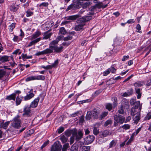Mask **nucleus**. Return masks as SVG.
<instances>
[{"label": "nucleus", "instance_id": "obj_1", "mask_svg": "<svg viewBox=\"0 0 151 151\" xmlns=\"http://www.w3.org/2000/svg\"><path fill=\"white\" fill-rule=\"evenodd\" d=\"M92 19V17L91 16H87L79 18L77 21V23L80 24L76 25L75 29L77 31H79L82 29L83 26L85 25V22H88Z\"/></svg>", "mask_w": 151, "mask_h": 151}, {"label": "nucleus", "instance_id": "obj_2", "mask_svg": "<svg viewBox=\"0 0 151 151\" xmlns=\"http://www.w3.org/2000/svg\"><path fill=\"white\" fill-rule=\"evenodd\" d=\"M58 44L53 43V42H51L49 45V48L48 50H50L49 54L52 53L53 50L57 53H60L63 50V46L58 47L56 45Z\"/></svg>", "mask_w": 151, "mask_h": 151}, {"label": "nucleus", "instance_id": "obj_3", "mask_svg": "<svg viewBox=\"0 0 151 151\" xmlns=\"http://www.w3.org/2000/svg\"><path fill=\"white\" fill-rule=\"evenodd\" d=\"M21 120L20 119V116L17 115L13 119L11 126L15 129H19L21 127Z\"/></svg>", "mask_w": 151, "mask_h": 151}, {"label": "nucleus", "instance_id": "obj_4", "mask_svg": "<svg viewBox=\"0 0 151 151\" xmlns=\"http://www.w3.org/2000/svg\"><path fill=\"white\" fill-rule=\"evenodd\" d=\"M114 125L115 127L118 125L119 123L120 124H122L125 120V118L124 116L119 114L115 115L114 116Z\"/></svg>", "mask_w": 151, "mask_h": 151}, {"label": "nucleus", "instance_id": "obj_5", "mask_svg": "<svg viewBox=\"0 0 151 151\" xmlns=\"http://www.w3.org/2000/svg\"><path fill=\"white\" fill-rule=\"evenodd\" d=\"M45 79V77L44 76L42 75H38L28 77L26 78L25 81H29L34 80H44Z\"/></svg>", "mask_w": 151, "mask_h": 151}, {"label": "nucleus", "instance_id": "obj_6", "mask_svg": "<svg viewBox=\"0 0 151 151\" xmlns=\"http://www.w3.org/2000/svg\"><path fill=\"white\" fill-rule=\"evenodd\" d=\"M30 107L29 106H26L24 109V113L23 116H30L32 115V113L30 109Z\"/></svg>", "mask_w": 151, "mask_h": 151}, {"label": "nucleus", "instance_id": "obj_7", "mask_svg": "<svg viewBox=\"0 0 151 151\" xmlns=\"http://www.w3.org/2000/svg\"><path fill=\"white\" fill-rule=\"evenodd\" d=\"M61 146L56 143L52 145L50 151H60Z\"/></svg>", "mask_w": 151, "mask_h": 151}, {"label": "nucleus", "instance_id": "obj_8", "mask_svg": "<svg viewBox=\"0 0 151 151\" xmlns=\"http://www.w3.org/2000/svg\"><path fill=\"white\" fill-rule=\"evenodd\" d=\"M95 137L93 135H89L85 138L86 144H89L91 143L94 140Z\"/></svg>", "mask_w": 151, "mask_h": 151}, {"label": "nucleus", "instance_id": "obj_9", "mask_svg": "<svg viewBox=\"0 0 151 151\" xmlns=\"http://www.w3.org/2000/svg\"><path fill=\"white\" fill-rule=\"evenodd\" d=\"M34 96V94L33 93V89H31L29 92V94L24 97V100L26 101L30 100Z\"/></svg>", "mask_w": 151, "mask_h": 151}, {"label": "nucleus", "instance_id": "obj_10", "mask_svg": "<svg viewBox=\"0 0 151 151\" xmlns=\"http://www.w3.org/2000/svg\"><path fill=\"white\" fill-rule=\"evenodd\" d=\"M19 5H16V3H13L9 7L10 10L12 12H16L19 8Z\"/></svg>", "mask_w": 151, "mask_h": 151}, {"label": "nucleus", "instance_id": "obj_11", "mask_svg": "<svg viewBox=\"0 0 151 151\" xmlns=\"http://www.w3.org/2000/svg\"><path fill=\"white\" fill-rule=\"evenodd\" d=\"M58 63V59H57L55 61L54 63H52V65H47V70L51 69L53 68H57Z\"/></svg>", "mask_w": 151, "mask_h": 151}, {"label": "nucleus", "instance_id": "obj_12", "mask_svg": "<svg viewBox=\"0 0 151 151\" xmlns=\"http://www.w3.org/2000/svg\"><path fill=\"white\" fill-rule=\"evenodd\" d=\"M39 100L40 98L39 97H38L37 98L35 99L33 101L31 102L30 105V107L33 108L36 107L37 106Z\"/></svg>", "mask_w": 151, "mask_h": 151}, {"label": "nucleus", "instance_id": "obj_13", "mask_svg": "<svg viewBox=\"0 0 151 151\" xmlns=\"http://www.w3.org/2000/svg\"><path fill=\"white\" fill-rule=\"evenodd\" d=\"M91 111L92 113V117L95 119L98 118V115L99 114V112L98 109L95 108Z\"/></svg>", "mask_w": 151, "mask_h": 151}, {"label": "nucleus", "instance_id": "obj_14", "mask_svg": "<svg viewBox=\"0 0 151 151\" xmlns=\"http://www.w3.org/2000/svg\"><path fill=\"white\" fill-rule=\"evenodd\" d=\"M132 116H133V119L134 121V123L137 124L140 119V113H137V114Z\"/></svg>", "mask_w": 151, "mask_h": 151}, {"label": "nucleus", "instance_id": "obj_15", "mask_svg": "<svg viewBox=\"0 0 151 151\" xmlns=\"http://www.w3.org/2000/svg\"><path fill=\"white\" fill-rule=\"evenodd\" d=\"M10 123V121H8L5 123H4L3 122H0V128H3L4 129H7Z\"/></svg>", "mask_w": 151, "mask_h": 151}, {"label": "nucleus", "instance_id": "obj_16", "mask_svg": "<svg viewBox=\"0 0 151 151\" xmlns=\"http://www.w3.org/2000/svg\"><path fill=\"white\" fill-rule=\"evenodd\" d=\"M80 17L79 14L75 15L65 17V19L67 20H74Z\"/></svg>", "mask_w": 151, "mask_h": 151}, {"label": "nucleus", "instance_id": "obj_17", "mask_svg": "<svg viewBox=\"0 0 151 151\" xmlns=\"http://www.w3.org/2000/svg\"><path fill=\"white\" fill-rule=\"evenodd\" d=\"M141 110L140 108H139V109H137L134 107H132L131 108V114L132 116L135 115V114H137V113H140Z\"/></svg>", "mask_w": 151, "mask_h": 151}, {"label": "nucleus", "instance_id": "obj_18", "mask_svg": "<svg viewBox=\"0 0 151 151\" xmlns=\"http://www.w3.org/2000/svg\"><path fill=\"white\" fill-rule=\"evenodd\" d=\"M50 51L49 50H48V49L47 48L43 51L37 52L35 54V55L38 56L41 55L49 54Z\"/></svg>", "mask_w": 151, "mask_h": 151}, {"label": "nucleus", "instance_id": "obj_19", "mask_svg": "<svg viewBox=\"0 0 151 151\" xmlns=\"http://www.w3.org/2000/svg\"><path fill=\"white\" fill-rule=\"evenodd\" d=\"M109 134V132L107 130H105L100 132L99 135L100 137H106Z\"/></svg>", "mask_w": 151, "mask_h": 151}, {"label": "nucleus", "instance_id": "obj_20", "mask_svg": "<svg viewBox=\"0 0 151 151\" xmlns=\"http://www.w3.org/2000/svg\"><path fill=\"white\" fill-rule=\"evenodd\" d=\"M16 94L13 93L9 96H7L5 98L6 99L8 100H15L16 98Z\"/></svg>", "mask_w": 151, "mask_h": 151}, {"label": "nucleus", "instance_id": "obj_21", "mask_svg": "<svg viewBox=\"0 0 151 151\" xmlns=\"http://www.w3.org/2000/svg\"><path fill=\"white\" fill-rule=\"evenodd\" d=\"M83 134V133L81 131H79L76 135L75 139L76 140L78 141L80 139L82 138Z\"/></svg>", "mask_w": 151, "mask_h": 151}, {"label": "nucleus", "instance_id": "obj_22", "mask_svg": "<svg viewBox=\"0 0 151 151\" xmlns=\"http://www.w3.org/2000/svg\"><path fill=\"white\" fill-rule=\"evenodd\" d=\"M52 34V33H49L48 31L45 32L43 35V40L47 39L50 38Z\"/></svg>", "mask_w": 151, "mask_h": 151}, {"label": "nucleus", "instance_id": "obj_23", "mask_svg": "<svg viewBox=\"0 0 151 151\" xmlns=\"http://www.w3.org/2000/svg\"><path fill=\"white\" fill-rule=\"evenodd\" d=\"M41 40L40 37L34 40L31 42L28 45V47H30L33 45L35 44L36 43L40 41Z\"/></svg>", "mask_w": 151, "mask_h": 151}, {"label": "nucleus", "instance_id": "obj_24", "mask_svg": "<svg viewBox=\"0 0 151 151\" xmlns=\"http://www.w3.org/2000/svg\"><path fill=\"white\" fill-rule=\"evenodd\" d=\"M41 33L40 31H37L32 35L31 40H33L39 37L41 35Z\"/></svg>", "mask_w": 151, "mask_h": 151}, {"label": "nucleus", "instance_id": "obj_25", "mask_svg": "<svg viewBox=\"0 0 151 151\" xmlns=\"http://www.w3.org/2000/svg\"><path fill=\"white\" fill-rule=\"evenodd\" d=\"M124 109H128L129 108V104L127 101L124 102L123 101L122 102V105H121Z\"/></svg>", "mask_w": 151, "mask_h": 151}, {"label": "nucleus", "instance_id": "obj_26", "mask_svg": "<svg viewBox=\"0 0 151 151\" xmlns=\"http://www.w3.org/2000/svg\"><path fill=\"white\" fill-rule=\"evenodd\" d=\"M145 84V82L143 81H139L135 82L134 84V85L135 87H140L142 86Z\"/></svg>", "mask_w": 151, "mask_h": 151}, {"label": "nucleus", "instance_id": "obj_27", "mask_svg": "<svg viewBox=\"0 0 151 151\" xmlns=\"http://www.w3.org/2000/svg\"><path fill=\"white\" fill-rule=\"evenodd\" d=\"M63 37V36L61 35H60L58 36L57 38L55 40L52 41L51 42H53V43L55 44H58L59 42L62 39Z\"/></svg>", "mask_w": 151, "mask_h": 151}, {"label": "nucleus", "instance_id": "obj_28", "mask_svg": "<svg viewBox=\"0 0 151 151\" xmlns=\"http://www.w3.org/2000/svg\"><path fill=\"white\" fill-rule=\"evenodd\" d=\"M23 97L22 96H18L16 98V104L17 105H18L20 104Z\"/></svg>", "mask_w": 151, "mask_h": 151}, {"label": "nucleus", "instance_id": "obj_29", "mask_svg": "<svg viewBox=\"0 0 151 151\" xmlns=\"http://www.w3.org/2000/svg\"><path fill=\"white\" fill-rule=\"evenodd\" d=\"M96 7L98 8H105L107 6V4H106L105 5H104L102 2L99 3L96 5Z\"/></svg>", "mask_w": 151, "mask_h": 151}, {"label": "nucleus", "instance_id": "obj_30", "mask_svg": "<svg viewBox=\"0 0 151 151\" xmlns=\"http://www.w3.org/2000/svg\"><path fill=\"white\" fill-rule=\"evenodd\" d=\"M135 92L137 94V98L138 99H139L141 97L142 93L140 91V88H135Z\"/></svg>", "mask_w": 151, "mask_h": 151}, {"label": "nucleus", "instance_id": "obj_31", "mask_svg": "<svg viewBox=\"0 0 151 151\" xmlns=\"http://www.w3.org/2000/svg\"><path fill=\"white\" fill-rule=\"evenodd\" d=\"M8 61V57L6 56H4L0 57V61L1 62H5Z\"/></svg>", "mask_w": 151, "mask_h": 151}, {"label": "nucleus", "instance_id": "obj_32", "mask_svg": "<svg viewBox=\"0 0 151 151\" xmlns=\"http://www.w3.org/2000/svg\"><path fill=\"white\" fill-rule=\"evenodd\" d=\"M21 56L24 60H25V59H31L32 58V55L27 56V54H24L22 53V54Z\"/></svg>", "mask_w": 151, "mask_h": 151}, {"label": "nucleus", "instance_id": "obj_33", "mask_svg": "<svg viewBox=\"0 0 151 151\" xmlns=\"http://www.w3.org/2000/svg\"><path fill=\"white\" fill-rule=\"evenodd\" d=\"M53 24V22L50 21V22H47L45 25H43V26H45L47 28H48L51 27Z\"/></svg>", "mask_w": 151, "mask_h": 151}, {"label": "nucleus", "instance_id": "obj_34", "mask_svg": "<svg viewBox=\"0 0 151 151\" xmlns=\"http://www.w3.org/2000/svg\"><path fill=\"white\" fill-rule=\"evenodd\" d=\"M66 31L64 27H62L60 29L59 34L64 35L66 34Z\"/></svg>", "mask_w": 151, "mask_h": 151}, {"label": "nucleus", "instance_id": "obj_35", "mask_svg": "<svg viewBox=\"0 0 151 151\" xmlns=\"http://www.w3.org/2000/svg\"><path fill=\"white\" fill-rule=\"evenodd\" d=\"M108 112L106 111H104L103 112L100 116L99 117V119L100 120H101L103 119L108 114Z\"/></svg>", "mask_w": 151, "mask_h": 151}, {"label": "nucleus", "instance_id": "obj_36", "mask_svg": "<svg viewBox=\"0 0 151 151\" xmlns=\"http://www.w3.org/2000/svg\"><path fill=\"white\" fill-rule=\"evenodd\" d=\"M92 117V116L91 111H88L86 116V119L88 120H90L91 119Z\"/></svg>", "mask_w": 151, "mask_h": 151}, {"label": "nucleus", "instance_id": "obj_37", "mask_svg": "<svg viewBox=\"0 0 151 151\" xmlns=\"http://www.w3.org/2000/svg\"><path fill=\"white\" fill-rule=\"evenodd\" d=\"M60 139L62 142V143H64L67 142L68 138L64 135H63L60 137Z\"/></svg>", "mask_w": 151, "mask_h": 151}, {"label": "nucleus", "instance_id": "obj_38", "mask_svg": "<svg viewBox=\"0 0 151 151\" xmlns=\"http://www.w3.org/2000/svg\"><path fill=\"white\" fill-rule=\"evenodd\" d=\"M6 72L4 70L0 69V80H1L6 74Z\"/></svg>", "mask_w": 151, "mask_h": 151}, {"label": "nucleus", "instance_id": "obj_39", "mask_svg": "<svg viewBox=\"0 0 151 151\" xmlns=\"http://www.w3.org/2000/svg\"><path fill=\"white\" fill-rule=\"evenodd\" d=\"M91 4V3L90 1H87L84 4L83 3V4L82 6L83 8H86L88 7Z\"/></svg>", "mask_w": 151, "mask_h": 151}, {"label": "nucleus", "instance_id": "obj_40", "mask_svg": "<svg viewBox=\"0 0 151 151\" xmlns=\"http://www.w3.org/2000/svg\"><path fill=\"white\" fill-rule=\"evenodd\" d=\"M69 147V144L67 143L63 145L62 149V151H67V150Z\"/></svg>", "mask_w": 151, "mask_h": 151}, {"label": "nucleus", "instance_id": "obj_41", "mask_svg": "<svg viewBox=\"0 0 151 151\" xmlns=\"http://www.w3.org/2000/svg\"><path fill=\"white\" fill-rule=\"evenodd\" d=\"M78 145L74 144L72 146L71 150L72 151H78Z\"/></svg>", "mask_w": 151, "mask_h": 151}, {"label": "nucleus", "instance_id": "obj_42", "mask_svg": "<svg viewBox=\"0 0 151 151\" xmlns=\"http://www.w3.org/2000/svg\"><path fill=\"white\" fill-rule=\"evenodd\" d=\"M124 108L122 106L119 108V110H118V113L122 114H123L124 113Z\"/></svg>", "mask_w": 151, "mask_h": 151}, {"label": "nucleus", "instance_id": "obj_43", "mask_svg": "<svg viewBox=\"0 0 151 151\" xmlns=\"http://www.w3.org/2000/svg\"><path fill=\"white\" fill-rule=\"evenodd\" d=\"M106 107L107 109L110 111L112 109V106L111 104L108 103L106 105Z\"/></svg>", "mask_w": 151, "mask_h": 151}, {"label": "nucleus", "instance_id": "obj_44", "mask_svg": "<svg viewBox=\"0 0 151 151\" xmlns=\"http://www.w3.org/2000/svg\"><path fill=\"white\" fill-rule=\"evenodd\" d=\"M140 105V102L139 101H136V102L134 103V104L133 105H134L132 107H134V108H135L137 109H138V108L139 106Z\"/></svg>", "mask_w": 151, "mask_h": 151}, {"label": "nucleus", "instance_id": "obj_45", "mask_svg": "<svg viewBox=\"0 0 151 151\" xmlns=\"http://www.w3.org/2000/svg\"><path fill=\"white\" fill-rule=\"evenodd\" d=\"M112 122V120L111 119H109L107 120L104 124V126L106 127L109 124H111Z\"/></svg>", "mask_w": 151, "mask_h": 151}, {"label": "nucleus", "instance_id": "obj_46", "mask_svg": "<svg viewBox=\"0 0 151 151\" xmlns=\"http://www.w3.org/2000/svg\"><path fill=\"white\" fill-rule=\"evenodd\" d=\"M73 38L72 36H68L67 37H65L63 38V40L64 41H67L69 40H71Z\"/></svg>", "mask_w": 151, "mask_h": 151}, {"label": "nucleus", "instance_id": "obj_47", "mask_svg": "<svg viewBox=\"0 0 151 151\" xmlns=\"http://www.w3.org/2000/svg\"><path fill=\"white\" fill-rule=\"evenodd\" d=\"M90 147L89 146H83L82 148V151H90Z\"/></svg>", "mask_w": 151, "mask_h": 151}, {"label": "nucleus", "instance_id": "obj_48", "mask_svg": "<svg viewBox=\"0 0 151 151\" xmlns=\"http://www.w3.org/2000/svg\"><path fill=\"white\" fill-rule=\"evenodd\" d=\"M110 72L112 73H114L116 72V69L114 68V66H112L110 68H109Z\"/></svg>", "mask_w": 151, "mask_h": 151}, {"label": "nucleus", "instance_id": "obj_49", "mask_svg": "<svg viewBox=\"0 0 151 151\" xmlns=\"http://www.w3.org/2000/svg\"><path fill=\"white\" fill-rule=\"evenodd\" d=\"M15 24L14 23H12L9 26V31L10 32H12L14 29L15 27Z\"/></svg>", "mask_w": 151, "mask_h": 151}, {"label": "nucleus", "instance_id": "obj_50", "mask_svg": "<svg viewBox=\"0 0 151 151\" xmlns=\"http://www.w3.org/2000/svg\"><path fill=\"white\" fill-rule=\"evenodd\" d=\"M48 3L47 2H44L41 3L39 5V6L40 7H47L48 6Z\"/></svg>", "mask_w": 151, "mask_h": 151}, {"label": "nucleus", "instance_id": "obj_51", "mask_svg": "<svg viewBox=\"0 0 151 151\" xmlns=\"http://www.w3.org/2000/svg\"><path fill=\"white\" fill-rule=\"evenodd\" d=\"M121 127H122L125 130H126L127 129H129L130 125L128 124H124V125L122 126Z\"/></svg>", "mask_w": 151, "mask_h": 151}, {"label": "nucleus", "instance_id": "obj_52", "mask_svg": "<svg viewBox=\"0 0 151 151\" xmlns=\"http://www.w3.org/2000/svg\"><path fill=\"white\" fill-rule=\"evenodd\" d=\"M93 132V134L96 135H97L99 132V130L95 127H94Z\"/></svg>", "mask_w": 151, "mask_h": 151}, {"label": "nucleus", "instance_id": "obj_53", "mask_svg": "<svg viewBox=\"0 0 151 151\" xmlns=\"http://www.w3.org/2000/svg\"><path fill=\"white\" fill-rule=\"evenodd\" d=\"M64 128L63 127H61L57 129V131L58 133L60 134L62 133L64 131Z\"/></svg>", "mask_w": 151, "mask_h": 151}, {"label": "nucleus", "instance_id": "obj_54", "mask_svg": "<svg viewBox=\"0 0 151 151\" xmlns=\"http://www.w3.org/2000/svg\"><path fill=\"white\" fill-rule=\"evenodd\" d=\"M116 142L114 140H113L109 144V148H111L113 147L114 145H116Z\"/></svg>", "mask_w": 151, "mask_h": 151}, {"label": "nucleus", "instance_id": "obj_55", "mask_svg": "<svg viewBox=\"0 0 151 151\" xmlns=\"http://www.w3.org/2000/svg\"><path fill=\"white\" fill-rule=\"evenodd\" d=\"M146 120H149L151 119V113H149L147 114L146 116L145 117Z\"/></svg>", "mask_w": 151, "mask_h": 151}, {"label": "nucleus", "instance_id": "obj_56", "mask_svg": "<svg viewBox=\"0 0 151 151\" xmlns=\"http://www.w3.org/2000/svg\"><path fill=\"white\" fill-rule=\"evenodd\" d=\"M26 13V16L27 17H29L33 14V13L31 12L29 10H28L27 11Z\"/></svg>", "mask_w": 151, "mask_h": 151}, {"label": "nucleus", "instance_id": "obj_57", "mask_svg": "<svg viewBox=\"0 0 151 151\" xmlns=\"http://www.w3.org/2000/svg\"><path fill=\"white\" fill-rule=\"evenodd\" d=\"M65 42H63V43H62V45L64 46L67 47V46H69V45H70V44L71 43V42L70 41H68V42L65 41Z\"/></svg>", "mask_w": 151, "mask_h": 151}, {"label": "nucleus", "instance_id": "obj_58", "mask_svg": "<svg viewBox=\"0 0 151 151\" xmlns=\"http://www.w3.org/2000/svg\"><path fill=\"white\" fill-rule=\"evenodd\" d=\"M64 134L65 135L68 137L70 136L71 134L70 132L68 130L65 131L64 132Z\"/></svg>", "mask_w": 151, "mask_h": 151}, {"label": "nucleus", "instance_id": "obj_59", "mask_svg": "<svg viewBox=\"0 0 151 151\" xmlns=\"http://www.w3.org/2000/svg\"><path fill=\"white\" fill-rule=\"evenodd\" d=\"M84 115H82L80 118L79 122L80 123H82L84 121Z\"/></svg>", "mask_w": 151, "mask_h": 151}, {"label": "nucleus", "instance_id": "obj_60", "mask_svg": "<svg viewBox=\"0 0 151 151\" xmlns=\"http://www.w3.org/2000/svg\"><path fill=\"white\" fill-rule=\"evenodd\" d=\"M49 142V140L45 142L41 146V148L42 149L44 147L46 146L48 144Z\"/></svg>", "mask_w": 151, "mask_h": 151}, {"label": "nucleus", "instance_id": "obj_61", "mask_svg": "<svg viewBox=\"0 0 151 151\" xmlns=\"http://www.w3.org/2000/svg\"><path fill=\"white\" fill-rule=\"evenodd\" d=\"M135 22V20L134 19H130L128 20L126 23L132 24Z\"/></svg>", "mask_w": 151, "mask_h": 151}, {"label": "nucleus", "instance_id": "obj_62", "mask_svg": "<svg viewBox=\"0 0 151 151\" xmlns=\"http://www.w3.org/2000/svg\"><path fill=\"white\" fill-rule=\"evenodd\" d=\"M20 49H17L15 50V51H14L13 53V54H15L17 55L18 53H19V55L21 53V52H19Z\"/></svg>", "mask_w": 151, "mask_h": 151}, {"label": "nucleus", "instance_id": "obj_63", "mask_svg": "<svg viewBox=\"0 0 151 151\" xmlns=\"http://www.w3.org/2000/svg\"><path fill=\"white\" fill-rule=\"evenodd\" d=\"M79 114V111H77L74 113L70 115V116L72 117H74L78 115Z\"/></svg>", "mask_w": 151, "mask_h": 151}, {"label": "nucleus", "instance_id": "obj_64", "mask_svg": "<svg viewBox=\"0 0 151 151\" xmlns=\"http://www.w3.org/2000/svg\"><path fill=\"white\" fill-rule=\"evenodd\" d=\"M113 105L114 107L117 105V99L116 98H114V100Z\"/></svg>", "mask_w": 151, "mask_h": 151}]
</instances>
